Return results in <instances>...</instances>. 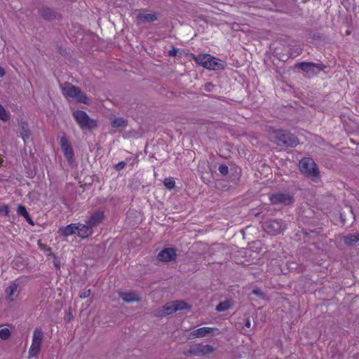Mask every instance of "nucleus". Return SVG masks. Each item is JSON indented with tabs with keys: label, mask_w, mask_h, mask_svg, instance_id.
<instances>
[{
	"label": "nucleus",
	"mask_w": 359,
	"mask_h": 359,
	"mask_svg": "<svg viewBox=\"0 0 359 359\" xmlns=\"http://www.w3.org/2000/svg\"><path fill=\"white\" fill-rule=\"evenodd\" d=\"M193 60L200 66L208 70H222L226 67L225 61L219 60L210 54L192 55Z\"/></svg>",
	"instance_id": "f257e3e1"
},
{
	"label": "nucleus",
	"mask_w": 359,
	"mask_h": 359,
	"mask_svg": "<svg viewBox=\"0 0 359 359\" xmlns=\"http://www.w3.org/2000/svg\"><path fill=\"white\" fill-rule=\"evenodd\" d=\"M270 140L280 147H295L299 141L296 136L286 131L275 130L269 134Z\"/></svg>",
	"instance_id": "f03ea898"
},
{
	"label": "nucleus",
	"mask_w": 359,
	"mask_h": 359,
	"mask_svg": "<svg viewBox=\"0 0 359 359\" xmlns=\"http://www.w3.org/2000/svg\"><path fill=\"white\" fill-rule=\"evenodd\" d=\"M299 170L301 172L313 181L319 179V171L314 161L311 158H304L299 161Z\"/></svg>",
	"instance_id": "7ed1b4c3"
},
{
	"label": "nucleus",
	"mask_w": 359,
	"mask_h": 359,
	"mask_svg": "<svg viewBox=\"0 0 359 359\" xmlns=\"http://www.w3.org/2000/svg\"><path fill=\"white\" fill-rule=\"evenodd\" d=\"M214 351L215 348L209 344L203 345L198 343L192 344L189 348H185L183 351V354L187 358L193 356L202 357L212 353Z\"/></svg>",
	"instance_id": "20e7f679"
},
{
	"label": "nucleus",
	"mask_w": 359,
	"mask_h": 359,
	"mask_svg": "<svg viewBox=\"0 0 359 359\" xmlns=\"http://www.w3.org/2000/svg\"><path fill=\"white\" fill-rule=\"evenodd\" d=\"M191 305L184 300L168 302L163 306L161 314H172L178 311H190Z\"/></svg>",
	"instance_id": "39448f33"
},
{
	"label": "nucleus",
	"mask_w": 359,
	"mask_h": 359,
	"mask_svg": "<svg viewBox=\"0 0 359 359\" xmlns=\"http://www.w3.org/2000/svg\"><path fill=\"white\" fill-rule=\"evenodd\" d=\"M73 116L82 130H92L97 126L96 120L90 118L83 111H74Z\"/></svg>",
	"instance_id": "423d86ee"
},
{
	"label": "nucleus",
	"mask_w": 359,
	"mask_h": 359,
	"mask_svg": "<svg viewBox=\"0 0 359 359\" xmlns=\"http://www.w3.org/2000/svg\"><path fill=\"white\" fill-rule=\"evenodd\" d=\"M62 93L67 97L72 98L76 101L84 104L88 103V98L79 90V88L73 86L69 83H65L62 86Z\"/></svg>",
	"instance_id": "0eeeda50"
},
{
	"label": "nucleus",
	"mask_w": 359,
	"mask_h": 359,
	"mask_svg": "<svg viewBox=\"0 0 359 359\" xmlns=\"http://www.w3.org/2000/svg\"><path fill=\"white\" fill-rule=\"evenodd\" d=\"M43 338V331L40 328H36L33 334L32 344L29 350V357L36 356L39 353Z\"/></svg>",
	"instance_id": "6e6552de"
},
{
	"label": "nucleus",
	"mask_w": 359,
	"mask_h": 359,
	"mask_svg": "<svg viewBox=\"0 0 359 359\" xmlns=\"http://www.w3.org/2000/svg\"><path fill=\"white\" fill-rule=\"evenodd\" d=\"M285 228V225L280 220L270 219L263 224L264 230L269 234H277L282 232Z\"/></svg>",
	"instance_id": "1a4fd4ad"
},
{
	"label": "nucleus",
	"mask_w": 359,
	"mask_h": 359,
	"mask_svg": "<svg viewBox=\"0 0 359 359\" xmlns=\"http://www.w3.org/2000/svg\"><path fill=\"white\" fill-rule=\"evenodd\" d=\"M296 67L311 74H316L324 69V66L321 64H314L306 62L297 63L296 65Z\"/></svg>",
	"instance_id": "9d476101"
},
{
	"label": "nucleus",
	"mask_w": 359,
	"mask_h": 359,
	"mask_svg": "<svg viewBox=\"0 0 359 359\" xmlns=\"http://www.w3.org/2000/svg\"><path fill=\"white\" fill-rule=\"evenodd\" d=\"M217 329L212 328V327H201L197 330H194L191 332L188 336V339H194L196 338H202L204 337H207L209 335H213L215 334V331H217Z\"/></svg>",
	"instance_id": "9b49d317"
},
{
	"label": "nucleus",
	"mask_w": 359,
	"mask_h": 359,
	"mask_svg": "<svg viewBox=\"0 0 359 359\" xmlns=\"http://www.w3.org/2000/svg\"><path fill=\"white\" fill-rule=\"evenodd\" d=\"M21 290L22 287L19 284L15 282L12 283L5 290L7 299L10 302L17 299Z\"/></svg>",
	"instance_id": "f8f14e48"
},
{
	"label": "nucleus",
	"mask_w": 359,
	"mask_h": 359,
	"mask_svg": "<svg viewBox=\"0 0 359 359\" xmlns=\"http://www.w3.org/2000/svg\"><path fill=\"white\" fill-rule=\"evenodd\" d=\"M60 144L62 153L68 162L72 163L74 156L73 149L65 137L60 139Z\"/></svg>",
	"instance_id": "ddd939ff"
},
{
	"label": "nucleus",
	"mask_w": 359,
	"mask_h": 359,
	"mask_svg": "<svg viewBox=\"0 0 359 359\" xmlns=\"http://www.w3.org/2000/svg\"><path fill=\"white\" fill-rule=\"evenodd\" d=\"M118 297L126 303H133L140 301V294L131 290L118 292Z\"/></svg>",
	"instance_id": "4468645a"
},
{
	"label": "nucleus",
	"mask_w": 359,
	"mask_h": 359,
	"mask_svg": "<svg viewBox=\"0 0 359 359\" xmlns=\"http://www.w3.org/2000/svg\"><path fill=\"white\" fill-rule=\"evenodd\" d=\"M157 257L161 262H171L176 258V251L172 248H165L158 254Z\"/></svg>",
	"instance_id": "2eb2a0df"
},
{
	"label": "nucleus",
	"mask_w": 359,
	"mask_h": 359,
	"mask_svg": "<svg viewBox=\"0 0 359 359\" xmlns=\"http://www.w3.org/2000/svg\"><path fill=\"white\" fill-rule=\"evenodd\" d=\"M271 201L274 204L283 203V204H290L292 201V198L287 194H282L278 193L274 195H272L270 197Z\"/></svg>",
	"instance_id": "dca6fc26"
},
{
	"label": "nucleus",
	"mask_w": 359,
	"mask_h": 359,
	"mask_svg": "<svg viewBox=\"0 0 359 359\" xmlns=\"http://www.w3.org/2000/svg\"><path fill=\"white\" fill-rule=\"evenodd\" d=\"M76 224V233L78 236L85 238L88 237L93 233V230L91 227L87 224Z\"/></svg>",
	"instance_id": "f3484780"
},
{
	"label": "nucleus",
	"mask_w": 359,
	"mask_h": 359,
	"mask_svg": "<svg viewBox=\"0 0 359 359\" xmlns=\"http://www.w3.org/2000/svg\"><path fill=\"white\" fill-rule=\"evenodd\" d=\"M104 219V214L102 212H96L89 218L86 223L93 229L98 225Z\"/></svg>",
	"instance_id": "a211bd4d"
},
{
	"label": "nucleus",
	"mask_w": 359,
	"mask_h": 359,
	"mask_svg": "<svg viewBox=\"0 0 359 359\" xmlns=\"http://www.w3.org/2000/svg\"><path fill=\"white\" fill-rule=\"evenodd\" d=\"M113 316H95L93 323L95 325L105 326L109 322H111Z\"/></svg>",
	"instance_id": "6ab92c4d"
},
{
	"label": "nucleus",
	"mask_w": 359,
	"mask_h": 359,
	"mask_svg": "<svg viewBox=\"0 0 359 359\" xmlns=\"http://www.w3.org/2000/svg\"><path fill=\"white\" fill-rule=\"evenodd\" d=\"M76 224H71L65 227L61 228L59 230V233L64 236H68L76 233Z\"/></svg>",
	"instance_id": "aec40b11"
},
{
	"label": "nucleus",
	"mask_w": 359,
	"mask_h": 359,
	"mask_svg": "<svg viewBox=\"0 0 359 359\" xmlns=\"http://www.w3.org/2000/svg\"><path fill=\"white\" fill-rule=\"evenodd\" d=\"M110 120L111 126L114 128H124L127 126V121L123 118L111 116Z\"/></svg>",
	"instance_id": "412c9836"
},
{
	"label": "nucleus",
	"mask_w": 359,
	"mask_h": 359,
	"mask_svg": "<svg viewBox=\"0 0 359 359\" xmlns=\"http://www.w3.org/2000/svg\"><path fill=\"white\" fill-rule=\"evenodd\" d=\"M232 306L233 302L230 299H228L219 304L216 307V310L218 312L226 311L228 309H229Z\"/></svg>",
	"instance_id": "4be33fe9"
},
{
	"label": "nucleus",
	"mask_w": 359,
	"mask_h": 359,
	"mask_svg": "<svg viewBox=\"0 0 359 359\" xmlns=\"http://www.w3.org/2000/svg\"><path fill=\"white\" fill-rule=\"evenodd\" d=\"M240 320L236 323V326L237 327L238 329H241V330H244L243 327V325L244 324L245 326L247 327V328H250L251 327V322H250V320L249 318H241L239 319Z\"/></svg>",
	"instance_id": "5701e85b"
},
{
	"label": "nucleus",
	"mask_w": 359,
	"mask_h": 359,
	"mask_svg": "<svg viewBox=\"0 0 359 359\" xmlns=\"http://www.w3.org/2000/svg\"><path fill=\"white\" fill-rule=\"evenodd\" d=\"M17 212L19 215H22L27 222H29L30 224H32V222L29 216V214L26 208L23 205H18Z\"/></svg>",
	"instance_id": "b1692460"
},
{
	"label": "nucleus",
	"mask_w": 359,
	"mask_h": 359,
	"mask_svg": "<svg viewBox=\"0 0 359 359\" xmlns=\"http://www.w3.org/2000/svg\"><path fill=\"white\" fill-rule=\"evenodd\" d=\"M359 240V236L357 234H353L351 236H346L344 238V243L346 245H354Z\"/></svg>",
	"instance_id": "393cba45"
},
{
	"label": "nucleus",
	"mask_w": 359,
	"mask_h": 359,
	"mask_svg": "<svg viewBox=\"0 0 359 359\" xmlns=\"http://www.w3.org/2000/svg\"><path fill=\"white\" fill-rule=\"evenodd\" d=\"M20 136L23 139L25 142L29 138L30 132H29V128H27V124H23L22 126Z\"/></svg>",
	"instance_id": "a878e982"
},
{
	"label": "nucleus",
	"mask_w": 359,
	"mask_h": 359,
	"mask_svg": "<svg viewBox=\"0 0 359 359\" xmlns=\"http://www.w3.org/2000/svg\"><path fill=\"white\" fill-rule=\"evenodd\" d=\"M163 184L166 188L172 189L175 185V182L173 178L169 177L164 180Z\"/></svg>",
	"instance_id": "bb28decb"
},
{
	"label": "nucleus",
	"mask_w": 359,
	"mask_h": 359,
	"mask_svg": "<svg viewBox=\"0 0 359 359\" xmlns=\"http://www.w3.org/2000/svg\"><path fill=\"white\" fill-rule=\"evenodd\" d=\"M11 336V332L8 328L0 330V338L3 340L8 339Z\"/></svg>",
	"instance_id": "cd10ccee"
},
{
	"label": "nucleus",
	"mask_w": 359,
	"mask_h": 359,
	"mask_svg": "<svg viewBox=\"0 0 359 359\" xmlns=\"http://www.w3.org/2000/svg\"><path fill=\"white\" fill-rule=\"evenodd\" d=\"M8 119V113L2 105L0 104V120L6 121Z\"/></svg>",
	"instance_id": "c85d7f7f"
},
{
	"label": "nucleus",
	"mask_w": 359,
	"mask_h": 359,
	"mask_svg": "<svg viewBox=\"0 0 359 359\" xmlns=\"http://www.w3.org/2000/svg\"><path fill=\"white\" fill-rule=\"evenodd\" d=\"M139 18L144 21H153L156 19L155 16L152 14H142L139 15Z\"/></svg>",
	"instance_id": "c756f323"
},
{
	"label": "nucleus",
	"mask_w": 359,
	"mask_h": 359,
	"mask_svg": "<svg viewBox=\"0 0 359 359\" xmlns=\"http://www.w3.org/2000/svg\"><path fill=\"white\" fill-rule=\"evenodd\" d=\"M219 171L222 175H225L228 173L229 169L228 167L225 165H220L219 167Z\"/></svg>",
	"instance_id": "7c9ffc66"
},
{
	"label": "nucleus",
	"mask_w": 359,
	"mask_h": 359,
	"mask_svg": "<svg viewBox=\"0 0 359 359\" xmlns=\"http://www.w3.org/2000/svg\"><path fill=\"white\" fill-rule=\"evenodd\" d=\"M4 213L6 216L9 214V210L7 205H3L0 207V214Z\"/></svg>",
	"instance_id": "2f4dec72"
},
{
	"label": "nucleus",
	"mask_w": 359,
	"mask_h": 359,
	"mask_svg": "<svg viewBox=\"0 0 359 359\" xmlns=\"http://www.w3.org/2000/svg\"><path fill=\"white\" fill-rule=\"evenodd\" d=\"M178 50L175 48H172L171 50L168 51V55L169 56H176L177 54Z\"/></svg>",
	"instance_id": "473e14b6"
},
{
	"label": "nucleus",
	"mask_w": 359,
	"mask_h": 359,
	"mask_svg": "<svg viewBox=\"0 0 359 359\" xmlns=\"http://www.w3.org/2000/svg\"><path fill=\"white\" fill-rule=\"evenodd\" d=\"M90 294V290H84L81 294H80V297L81 298H86L88 297Z\"/></svg>",
	"instance_id": "72a5a7b5"
},
{
	"label": "nucleus",
	"mask_w": 359,
	"mask_h": 359,
	"mask_svg": "<svg viewBox=\"0 0 359 359\" xmlns=\"http://www.w3.org/2000/svg\"><path fill=\"white\" fill-rule=\"evenodd\" d=\"M252 293L260 297H264V294L259 289L253 290Z\"/></svg>",
	"instance_id": "f704fd0d"
},
{
	"label": "nucleus",
	"mask_w": 359,
	"mask_h": 359,
	"mask_svg": "<svg viewBox=\"0 0 359 359\" xmlns=\"http://www.w3.org/2000/svg\"><path fill=\"white\" fill-rule=\"evenodd\" d=\"M126 163L124 162H119L116 165V168L117 170L123 169L125 167Z\"/></svg>",
	"instance_id": "c9c22d12"
},
{
	"label": "nucleus",
	"mask_w": 359,
	"mask_h": 359,
	"mask_svg": "<svg viewBox=\"0 0 359 359\" xmlns=\"http://www.w3.org/2000/svg\"><path fill=\"white\" fill-rule=\"evenodd\" d=\"M72 317H73V316H65L64 320H65V323H69V321H71Z\"/></svg>",
	"instance_id": "e433bc0d"
},
{
	"label": "nucleus",
	"mask_w": 359,
	"mask_h": 359,
	"mask_svg": "<svg viewBox=\"0 0 359 359\" xmlns=\"http://www.w3.org/2000/svg\"><path fill=\"white\" fill-rule=\"evenodd\" d=\"M5 75V72L4 69L0 67V77H3Z\"/></svg>",
	"instance_id": "4c0bfd02"
},
{
	"label": "nucleus",
	"mask_w": 359,
	"mask_h": 359,
	"mask_svg": "<svg viewBox=\"0 0 359 359\" xmlns=\"http://www.w3.org/2000/svg\"><path fill=\"white\" fill-rule=\"evenodd\" d=\"M353 359H359V353L354 355Z\"/></svg>",
	"instance_id": "58836bf2"
},
{
	"label": "nucleus",
	"mask_w": 359,
	"mask_h": 359,
	"mask_svg": "<svg viewBox=\"0 0 359 359\" xmlns=\"http://www.w3.org/2000/svg\"><path fill=\"white\" fill-rule=\"evenodd\" d=\"M3 164V159L0 158V165Z\"/></svg>",
	"instance_id": "ea45409f"
}]
</instances>
